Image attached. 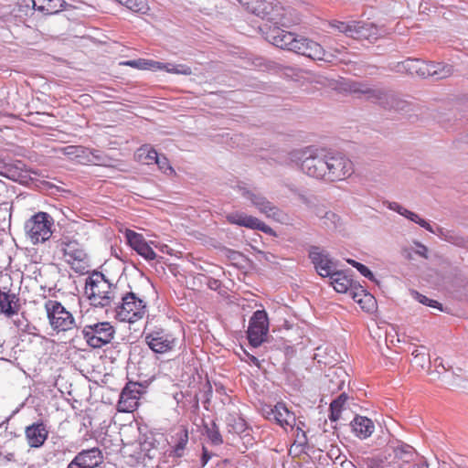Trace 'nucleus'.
Returning <instances> with one entry per match:
<instances>
[{
	"instance_id": "c756f323",
	"label": "nucleus",
	"mask_w": 468,
	"mask_h": 468,
	"mask_svg": "<svg viewBox=\"0 0 468 468\" xmlns=\"http://www.w3.org/2000/svg\"><path fill=\"white\" fill-rule=\"evenodd\" d=\"M333 288L340 293H346L352 288V280L342 271H335L330 277Z\"/></svg>"
},
{
	"instance_id": "f3484780",
	"label": "nucleus",
	"mask_w": 468,
	"mask_h": 468,
	"mask_svg": "<svg viewBox=\"0 0 468 468\" xmlns=\"http://www.w3.org/2000/svg\"><path fill=\"white\" fill-rule=\"evenodd\" d=\"M141 397V385L129 382L122 389L118 402V409L122 412H133L139 406Z\"/></svg>"
},
{
	"instance_id": "de8ad7c7",
	"label": "nucleus",
	"mask_w": 468,
	"mask_h": 468,
	"mask_svg": "<svg viewBox=\"0 0 468 468\" xmlns=\"http://www.w3.org/2000/svg\"><path fill=\"white\" fill-rule=\"evenodd\" d=\"M390 209L398 212L399 214H403V210H405V207L400 206L399 204L393 202L389 205Z\"/></svg>"
},
{
	"instance_id": "09e8293b",
	"label": "nucleus",
	"mask_w": 468,
	"mask_h": 468,
	"mask_svg": "<svg viewBox=\"0 0 468 468\" xmlns=\"http://www.w3.org/2000/svg\"><path fill=\"white\" fill-rule=\"evenodd\" d=\"M209 458H210V456H209L207 451L205 448H203V456H202L203 465H205L208 462Z\"/></svg>"
},
{
	"instance_id": "bb28decb",
	"label": "nucleus",
	"mask_w": 468,
	"mask_h": 468,
	"mask_svg": "<svg viewBox=\"0 0 468 468\" xmlns=\"http://www.w3.org/2000/svg\"><path fill=\"white\" fill-rule=\"evenodd\" d=\"M65 5L64 0H31L32 8L45 16L58 13Z\"/></svg>"
},
{
	"instance_id": "680f3d73",
	"label": "nucleus",
	"mask_w": 468,
	"mask_h": 468,
	"mask_svg": "<svg viewBox=\"0 0 468 468\" xmlns=\"http://www.w3.org/2000/svg\"><path fill=\"white\" fill-rule=\"evenodd\" d=\"M30 182H31V186H32V185H35L36 186H37V185L33 181V178H32V177H31V179H30Z\"/></svg>"
},
{
	"instance_id": "b1692460",
	"label": "nucleus",
	"mask_w": 468,
	"mask_h": 468,
	"mask_svg": "<svg viewBox=\"0 0 468 468\" xmlns=\"http://www.w3.org/2000/svg\"><path fill=\"white\" fill-rule=\"evenodd\" d=\"M103 460V456L99 448L83 450L79 452L72 461H77V464L82 468H95L99 466Z\"/></svg>"
},
{
	"instance_id": "c03bdc74",
	"label": "nucleus",
	"mask_w": 468,
	"mask_h": 468,
	"mask_svg": "<svg viewBox=\"0 0 468 468\" xmlns=\"http://www.w3.org/2000/svg\"><path fill=\"white\" fill-rule=\"evenodd\" d=\"M356 270L366 278L373 281L375 279L372 271L364 264H357Z\"/></svg>"
},
{
	"instance_id": "8fccbe9b",
	"label": "nucleus",
	"mask_w": 468,
	"mask_h": 468,
	"mask_svg": "<svg viewBox=\"0 0 468 468\" xmlns=\"http://www.w3.org/2000/svg\"><path fill=\"white\" fill-rule=\"evenodd\" d=\"M249 359H250V361L253 365H255L256 367H261V363H260L259 359H258L256 356H249Z\"/></svg>"
},
{
	"instance_id": "bf43d9fd",
	"label": "nucleus",
	"mask_w": 468,
	"mask_h": 468,
	"mask_svg": "<svg viewBox=\"0 0 468 468\" xmlns=\"http://www.w3.org/2000/svg\"><path fill=\"white\" fill-rule=\"evenodd\" d=\"M27 180H28V176H24L22 179H20V182L21 183H27Z\"/></svg>"
},
{
	"instance_id": "a878e982",
	"label": "nucleus",
	"mask_w": 468,
	"mask_h": 468,
	"mask_svg": "<svg viewBox=\"0 0 468 468\" xmlns=\"http://www.w3.org/2000/svg\"><path fill=\"white\" fill-rule=\"evenodd\" d=\"M394 460L387 468H404V464L413 461L415 450L408 444H400L394 448Z\"/></svg>"
},
{
	"instance_id": "5701e85b",
	"label": "nucleus",
	"mask_w": 468,
	"mask_h": 468,
	"mask_svg": "<svg viewBox=\"0 0 468 468\" xmlns=\"http://www.w3.org/2000/svg\"><path fill=\"white\" fill-rule=\"evenodd\" d=\"M298 41L299 44L297 45L295 53L306 56L312 59L327 60L325 51L319 43L303 36L300 37Z\"/></svg>"
},
{
	"instance_id": "864d4df0",
	"label": "nucleus",
	"mask_w": 468,
	"mask_h": 468,
	"mask_svg": "<svg viewBox=\"0 0 468 468\" xmlns=\"http://www.w3.org/2000/svg\"><path fill=\"white\" fill-rule=\"evenodd\" d=\"M346 261H347L350 265H352L353 267H355L356 269L357 264H361L360 262H357V261H354V260H351V259H348Z\"/></svg>"
},
{
	"instance_id": "79ce46f5",
	"label": "nucleus",
	"mask_w": 468,
	"mask_h": 468,
	"mask_svg": "<svg viewBox=\"0 0 468 468\" xmlns=\"http://www.w3.org/2000/svg\"><path fill=\"white\" fill-rule=\"evenodd\" d=\"M422 349L420 350L419 348H416L415 350L412 351V356L414 357V359H416L417 363L421 367H424V363L429 359V354L427 352H425V346H421L420 347Z\"/></svg>"
},
{
	"instance_id": "7c9ffc66",
	"label": "nucleus",
	"mask_w": 468,
	"mask_h": 468,
	"mask_svg": "<svg viewBox=\"0 0 468 468\" xmlns=\"http://www.w3.org/2000/svg\"><path fill=\"white\" fill-rule=\"evenodd\" d=\"M48 436L47 425L43 422L31 424V447H40Z\"/></svg>"
},
{
	"instance_id": "20e7f679",
	"label": "nucleus",
	"mask_w": 468,
	"mask_h": 468,
	"mask_svg": "<svg viewBox=\"0 0 468 468\" xmlns=\"http://www.w3.org/2000/svg\"><path fill=\"white\" fill-rule=\"evenodd\" d=\"M399 71H406L410 75L422 78L433 77L436 80L444 79L452 74V67L436 62H426L416 58H408L398 65Z\"/></svg>"
},
{
	"instance_id": "a19ab883",
	"label": "nucleus",
	"mask_w": 468,
	"mask_h": 468,
	"mask_svg": "<svg viewBox=\"0 0 468 468\" xmlns=\"http://www.w3.org/2000/svg\"><path fill=\"white\" fill-rule=\"evenodd\" d=\"M415 294H416V299L420 303H422L424 305H427V306H430V307H432V308H437V309H439L441 311L442 310L441 304L439 302H437L435 300H432V299H430V298L426 297L425 295H422V294H420V293H419L417 292H415Z\"/></svg>"
},
{
	"instance_id": "13d9d810",
	"label": "nucleus",
	"mask_w": 468,
	"mask_h": 468,
	"mask_svg": "<svg viewBox=\"0 0 468 468\" xmlns=\"http://www.w3.org/2000/svg\"><path fill=\"white\" fill-rule=\"evenodd\" d=\"M29 432H30V430H29V426H27L25 428V435L27 439H29Z\"/></svg>"
},
{
	"instance_id": "ddd939ff",
	"label": "nucleus",
	"mask_w": 468,
	"mask_h": 468,
	"mask_svg": "<svg viewBox=\"0 0 468 468\" xmlns=\"http://www.w3.org/2000/svg\"><path fill=\"white\" fill-rule=\"evenodd\" d=\"M263 415L266 419L275 421L285 431L290 428L292 429L295 425V415L290 411L286 405L282 402H278L275 406H266L262 409Z\"/></svg>"
},
{
	"instance_id": "ea45409f",
	"label": "nucleus",
	"mask_w": 468,
	"mask_h": 468,
	"mask_svg": "<svg viewBox=\"0 0 468 468\" xmlns=\"http://www.w3.org/2000/svg\"><path fill=\"white\" fill-rule=\"evenodd\" d=\"M154 164H156L159 169L165 174L174 173L173 167L169 165V161L165 156L157 155Z\"/></svg>"
},
{
	"instance_id": "49530a36",
	"label": "nucleus",
	"mask_w": 468,
	"mask_h": 468,
	"mask_svg": "<svg viewBox=\"0 0 468 468\" xmlns=\"http://www.w3.org/2000/svg\"><path fill=\"white\" fill-rule=\"evenodd\" d=\"M416 253L425 259L428 258V248L422 244L418 243V250Z\"/></svg>"
},
{
	"instance_id": "3c124183",
	"label": "nucleus",
	"mask_w": 468,
	"mask_h": 468,
	"mask_svg": "<svg viewBox=\"0 0 468 468\" xmlns=\"http://www.w3.org/2000/svg\"><path fill=\"white\" fill-rule=\"evenodd\" d=\"M34 280H35V282L37 284L39 289H45L46 288V286L44 284H42V282L40 281H38L37 276L34 277Z\"/></svg>"
},
{
	"instance_id": "37998d69",
	"label": "nucleus",
	"mask_w": 468,
	"mask_h": 468,
	"mask_svg": "<svg viewBox=\"0 0 468 468\" xmlns=\"http://www.w3.org/2000/svg\"><path fill=\"white\" fill-rule=\"evenodd\" d=\"M155 63L157 64L155 67H154V70H165L166 72L168 73H175V66L176 65H172V64H165V63H162V62H159V61H155Z\"/></svg>"
},
{
	"instance_id": "aec40b11",
	"label": "nucleus",
	"mask_w": 468,
	"mask_h": 468,
	"mask_svg": "<svg viewBox=\"0 0 468 468\" xmlns=\"http://www.w3.org/2000/svg\"><path fill=\"white\" fill-rule=\"evenodd\" d=\"M309 257L320 276L330 277L336 271L335 264L329 259L328 255L318 247H313L311 249Z\"/></svg>"
},
{
	"instance_id": "1a4fd4ad",
	"label": "nucleus",
	"mask_w": 468,
	"mask_h": 468,
	"mask_svg": "<svg viewBox=\"0 0 468 468\" xmlns=\"http://www.w3.org/2000/svg\"><path fill=\"white\" fill-rule=\"evenodd\" d=\"M237 188L241 193L242 197L249 199L251 205L254 206L260 213L279 222L284 220L285 214L266 197L260 193H255L240 184L237 186Z\"/></svg>"
},
{
	"instance_id": "6ab92c4d",
	"label": "nucleus",
	"mask_w": 468,
	"mask_h": 468,
	"mask_svg": "<svg viewBox=\"0 0 468 468\" xmlns=\"http://www.w3.org/2000/svg\"><path fill=\"white\" fill-rule=\"evenodd\" d=\"M124 236L129 246L145 260L152 261L156 258V253L142 234L132 229H126Z\"/></svg>"
},
{
	"instance_id": "4c0bfd02",
	"label": "nucleus",
	"mask_w": 468,
	"mask_h": 468,
	"mask_svg": "<svg viewBox=\"0 0 468 468\" xmlns=\"http://www.w3.org/2000/svg\"><path fill=\"white\" fill-rule=\"evenodd\" d=\"M401 216L419 224L420 227L424 228L426 230H428L431 233H434V230H433L432 227L431 226V224L429 222H427L425 219L420 218L419 217V215H417L416 213L405 208V210H403V214H401Z\"/></svg>"
},
{
	"instance_id": "f8f14e48",
	"label": "nucleus",
	"mask_w": 468,
	"mask_h": 468,
	"mask_svg": "<svg viewBox=\"0 0 468 468\" xmlns=\"http://www.w3.org/2000/svg\"><path fill=\"white\" fill-rule=\"evenodd\" d=\"M52 218L45 212H39L31 217V243L45 242L51 235Z\"/></svg>"
},
{
	"instance_id": "423d86ee",
	"label": "nucleus",
	"mask_w": 468,
	"mask_h": 468,
	"mask_svg": "<svg viewBox=\"0 0 468 468\" xmlns=\"http://www.w3.org/2000/svg\"><path fill=\"white\" fill-rule=\"evenodd\" d=\"M82 335L89 346L101 348L112 341L115 328L110 322H98L86 324L82 329Z\"/></svg>"
},
{
	"instance_id": "a211bd4d",
	"label": "nucleus",
	"mask_w": 468,
	"mask_h": 468,
	"mask_svg": "<svg viewBox=\"0 0 468 468\" xmlns=\"http://www.w3.org/2000/svg\"><path fill=\"white\" fill-rule=\"evenodd\" d=\"M239 2L249 12L270 22L280 3L277 0H239Z\"/></svg>"
},
{
	"instance_id": "603ef678",
	"label": "nucleus",
	"mask_w": 468,
	"mask_h": 468,
	"mask_svg": "<svg viewBox=\"0 0 468 468\" xmlns=\"http://www.w3.org/2000/svg\"><path fill=\"white\" fill-rule=\"evenodd\" d=\"M68 468H82V467H80L77 464V461H71L70 463L68 465Z\"/></svg>"
},
{
	"instance_id": "7ed1b4c3",
	"label": "nucleus",
	"mask_w": 468,
	"mask_h": 468,
	"mask_svg": "<svg viewBox=\"0 0 468 468\" xmlns=\"http://www.w3.org/2000/svg\"><path fill=\"white\" fill-rule=\"evenodd\" d=\"M85 294L94 306H109L115 298V288L101 272L89 276L85 283Z\"/></svg>"
},
{
	"instance_id": "6e6552de",
	"label": "nucleus",
	"mask_w": 468,
	"mask_h": 468,
	"mask_svg": "<svg viewBox=\"0 0 468 468\" xmlns=\"http://www.w3.org/2000/svg\"><path fill=\"white\" fill-rule=\"evenodd\" d=\"M11 277L9 274L0 275V314L6 318L18 314L21 309L20 300L13 289L9 287Z\"/></svg>"
},
{
	"instance_id": "cd10ccee",
	"label": "nucleus",
	"mask_w": 468,
	"mask_h": 468,
	"mask_svg": "<svg viewBox=\"0 0 468 468\" xmlns=\"http://www.w3.org/2000/svg\"><path fill=\"white\" fill-rule=\"evenodd\" d=\"M354 433L360 439L369 437L375 429L373 421L363 416H356L351 422Z\"/></svg>"
},
{
	"instance_id": "6e6d98bb",
	"label": "nucleus",
	"mask_w": 468,
	"mask_h": 468,
	"mask_svg": "<svg viewBox=\"0 0 468 468\" xmlns=\"http://www.w3.org/2000/svg\"><path fill=\"white\" fill-rule=\"evenodd\" d=\"M238 426H239V428H238L237 431H242L244 429L245 423L243 422V420H240L239 422L238 423Z\"/></svg>"
},
{
	"instance_id": "72a5a7b5",
	"label": "nucleus",
	"mask_w": 468,
	"mask_h": 468,
	"mask_svg": "<svg viewBox=\"0 0 468 468\" xmlns=\"http://www.w3.org/2000/svg\"><path fill=\"white\" fill-rule=\"evenodd\" d=\"M176 437L177 441L176 445L173 447L171 455L175 457H182L189 439L187 429L183 427L181 431L176 433Z\"/></svg>"
},
{
	"instance_id": "9b49d317",
	"label": "nucleus",
	"mask_w": 468,
	"mask_h": 468,
	"mask_svg": "<svg viewBox=\"0 0 468 468\" xmlns=\"http://www.w3.org/2000/svg\"><path fill=\"white\" fill-rule=\"evenodd\" d=\"M144 342L155 354H166L176 346V338L164 329H156L144 335Z\"/></svg>"
},
{
	"instance_id": "9d476101",
	"label": "nucleus",
	"mask_w": 468,
	"mask_h": 468,
	"mask_svg": "<svg viewBox=\"0 0 468 468\" xmlns=\"http://www.w3.org/2000/svg\"><path fill=\"white\" fill-rule=\"evenodd\" d=\"M269 332V318L265 310H257L250 319L247 330L250 344L260 346L266 339Z\"/></svg>"
},
{
	"instance_id": "052dcab7",
	"label": "nucleus",
	"mask_w": 468,
	"mask_h": 468,
	"mask_svg": "<svg viewBox=\"0 0 468 468\" xmlns=\"http://www.w3.org/2000/svg\"><path fill=\"white\" fill-rule=\"evenodd\" d=\"M156 248H168L167 245H155Z\"/></svg>"
},
{
	"instance_id": "dca6fc26",
	"label": "nucleus",
	"mask_w": 468,
	"mask_h": 468,
	"mask_svg": "<svg viewBox=\"0 0 468 468\" xmlns=\"http://www.w3.org/2000/svg\"><path fill=\"white\" fill-rule=\"evenodd\" d=\"M302 170L310 176L326 179V154L320 156L311 150L305 151Z\"/></svg>"
},
{
	"instance_id": "4d7b16f0",
	"label": "nucleus",
	"mask_w": 468,
	"mask_h": 468,
	"mask_svg": "<svg viewBox=\"0 0 468 468\" xmlns=\"http://www.w3.org/2000/svg\"><path fill=\"white\" fill-rule=\"evenodd\" d=\"M42 341H43L46 345H48V346H52V345L54 344V341H53V340H50V339H48V338H45V337H43V338H42Z\"/></svg>"
},
{
	"instance_id": "2f4dec72",
	"label": "nucleus",
	"mask_w": 468,
	"mask_h": 468,
	"mask_svg": "<svg viewBox=\"0 0 468 468\" xmlns=\"http://www.w3.org/2000/svg\"><path fill=\"white\" fill-rule=\"evenodd\" d=\"M346 372L342 367H332L328 370L325 378L331 385L328 388L332 390H340L345 385Z\"/></svg>"
},
{
	"instance_id": "412c9836",
	"label": "nucleus",
	"mask_w": 468,
	"mask_h": 468,
	"mask_svg": "<svg viewBox=\"0 0 468 468\" xmlns=\"http://www.w3.org/2000/svg\"><path fill=\"white\" fill-rule=\"evenodd\" d=\"M61 245L65 261L76 270V265H80L87 257L82 246L77 240L63 241Z\"/></svg>"
},
{
	"instance_id": "f03ea898",
	"label": "nucleus",
	"mask_w": 468,
	"mask_h": 468,
	"mask_svg": "<svg viewBox=\"0 0 468 468\" xmlns=\"http://www.w3.org/2000/svg\"><path fill=\"white\" fill-rule=\"evenodd\" d=\"M148 312L145 298L134 292H127L122 295L121 302L115 308V319L134 324L144 318Z\"/></svg>"
},
{
	"instance_id": "a18cd8bd",
	"label": "nucleus",
	"mask_w": 468,
	"mask_h": 468,
	"mask_svg": "<svg viewBox=\"0 0 468 468\" xmlns=\"http://www.w3.org/2000/svg\"><path fill=\"white\" fill-rule=\"evenodd\" d=\"M174 74H180V75H191L192 69L190 67L186 65H176L175 66V73Z\"/></svg>"
},
{
	"instance_id": "473e14b6",
	"label": "nucleus",
	"mask_w": 468,
	"mask_h": 468,
	"mask_svg": "<svg viewBox=\"0 0 468 468\" xmlns=\"http://www.w3.org/2000/svg\"><path fill=\"white\" fill-rule=\"evenodd\" d=\"M158 154L150 144H144L134 154L135 160L144 165H153Z\"/></svg>"
},
{
	"instance_id": "58836bf2",
	"label": "nucleus",
	"mask_w": 468,
	"mask_h": 468,
	"mask_svg": "<svg viewBox=\"0 0 468 468\" xmlns=\"http://www.w3.org/2000/svg\"><path fill=\"white\" fill-rule=\"evenodd\" d=\"M330 27L338 30L341 33H344L347 37H352L353 21L343 22V21L334 20V21L330 22Z\"/></svg>"
},
{
	"instance_id": "0eeeda50",
	"label": "nucleus",
	"mask_w": 468,
	"mask_h": 468,
	"mask_svg": "<svg viewBox=\"0 0 468 468\" xmlns=\"http://www.w3.org/2000/svg\"><path fill=\"white\" fill-rule=\"evenodd\" d=\"M326 180L335 182L350 177L354 173L352 161L340 153L326 154Z\"/></svg>"
},
{
	"instance_id": "f257e3e1",
	"label": "nucleus",
	"mask_w": 468,
	"mask_h": 468,
	"mask_svg": "<svg viewBox=\"0 0 468 468\" xmlns=\"http://www.w3.org/2000/svg\"><path fill=\"white\" fill-rule=\"evenodd\" d=\"M31 315L37 322L39 309H43L51 328L59 333L69 331L75 326L73 314L58 301L48 299L46 296L40 300L32 301Z\"/></svg>"
},
{
	"instance_id": "f704fd0d",
	"label": "nucleus",
	"mask_w": 468,
	"mask_h": 468,
	"mask_svg": "<svg viewBox=\"0 0 468 468\" xmlns=\"http://www.w3.org/2000/svg\"><path fill=\"white\" fill-rule=\"evenodd\" d=\"M347 401V396L343 393L337 397L335 400H333L330 404V415L329 419L332 421H336L340 419L341 412L344 409L345 404Z\"/></svg>"
},
{
	"instance_id": "2eb2a0df",
	"label": "nucleus",
	"mask_w": 468,
	"mask_h": 468,
	"mask_svg": "<svg viewBox=\"0 0 468 468\" xmlns=\"http://www.w3.org/2000/svg\"><path fill=\"white\" fill-rule=\"evenodd\" d=\"M301 36L292 32L281 29L279 27L269 28L265 33V37L269 42L278 48L293 52H295L297 45L299 44L298 39Z\"/></svg>"
},
{
	"instance_id": "e2e57ef3",
	"label": "nucleus",
	"mask_w": 468,
	"mask_h": 468,
	"mask_svg": "<svg viewBox=\"0 0 468 468\" xmlns=\"http://www.w3.org/2000/svg\"><path fill=\"white\" fill-rule=\"evenodd\" d=\"M3 167V162L2 160L0 159V168Z\"/></svg>"
},
{
	"instance_id": "e433bc0d",
	"label": "nucleus",
	"mask_w": 468,
	"mask_h": 468,
	"mask_svg": "<svg viewBox=\"0 0 468 468\" xmlns=\"http://www.w3.org/2000/svg\"><path fill=\"white\" fill-rule=\"evenodd\" d=\"M206 434L212 444L219 445L223 442L222 436L219 432L218 427L215 422H212L210 426L206 425Z\"/></svg>"
},
{
	"instance_id": "4468645a",
	"label": "nucleus",
	"mask_w": 468,
	"mask_h": 468,
	"mask_svg": "<svg viewBox=\"0 0 468 468\" xmlns=\"http://www.w3.org/2000/svg\"><path fill=\"white\" fill-rule=\"evenodd\" d=\"M226 219L229 224L244 227L250 229L261 230L269 235H274L273 229L256 217L244 212L235 211L229 213Z\"/></svg>"
},
{
	"instance_id": "4be33fe9",
	"label": "nucleus",
	"mask_w": 468,
	"mask_h": 468,
	"mask_svg": "<svg viewBox=\"0 0 468 468\" xmlns=\"http://www.w3.org/2000/svg\"><path fill=\"white\" fill-rule=\"evenodd\" d=\"M271 22L281 27H291L300 24L301 16L295 9L285 7L279 3V7L273 13Z\"/></svg>"
},
{
	"instance_id": "393cba45",
	"label": "nucleus",
	"mask_w": 468,
	"mask_h": 468,
	"mask_svg": "<svg viewBox=\"0 0 468 468\" xmlns=\"http://www.w3.org/2000/svg\"><path fill=\"white\" fill-rule=\"evenodd\" d=\"M379 36V29L371 22L353 21V35L356 39L376 40Z\"/></svg>"
},
{
	"instance_id": "c9c22d12",
	"label": "nucleus",
	"mask_w": 468,
	"mask_h": 468,
	"mask_svg": "<svg viewBox=\"0 0 468 468\" xmlns=\"http://www.w3.org/2000/svg\"><path fill=\"white\" fill-rule=\"evenodd\" d=\"M121 66H128L141 70H154V67L157 65L155 60L145 59V58H138L133 60H126L120 62Z\"/></svg>"
},
{
	"instance_id": "5fc2aeb1",
	"label": "nucleus",
	"mask_w": 468,
	"mask_h": 468,
	"mask_svg": "<svg viewBox=\"0 0 468 468\" xmlns=\"http://www.w3.org/2000/svg\"><path fill=\"white\" fill-rule=\"evenodd\" d=\"M32 329L34 330V332H31V335L37 336L39 332V328H37V325L34 324Z\"/></svg>"
},
{
	"instance_id": "c85d7f7f",
	"label": "nucleus",
	"mask_w": 468,
	"mask_h": 468,
	"mask_svg": "<svg viewBox=\"0 0 468 468\" xmlns=\"http://www.w3.org/2000/svg\"><path fill=\"white\" fill-rule=\"evenodd\" d=\"M352 298L357 303L361 309L366 312H372L376 307V300L372 294L362 288L351 292Z\"/></svg>"
},
{
	"instance_id": "39448f33",
	"label": "nucleus",
	"mask_w": 468,
	"mask_h": 468,
	"mask_svg": "<svg viewBox=\"0 0 468 468\" xmlns=\"http://www.w3.org/2000/svg\"><path fill=\"white\" fill-rule=\"evenodd\" d=\"M348 90L353 94L362 95L372 102L378 103L385 109H401L404 101L399 100L395 94L369 87L363 82H351Z\"/></svg>"
}]
</instances>
